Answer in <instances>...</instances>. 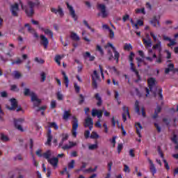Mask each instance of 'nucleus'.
Wrapping results in <instances>:
<instances>
[{"label": "nucleus", "mask_w": 178, "mask_h": 178, "mask_svg": "<svg viewBox=\"0 0 178 178\" xmlns=\"http://www.w3.org/2000/svg\"><path fill=\"white\" fill-rule=\"evenodd\" d=\"M97 148H98V144H93V145H90L88 147V149L90 150H94V149H97Z\"/></svg>", "instance_id": "obj_60"}, {"label": "nucleus", "mask_w": 178, "mask_h": 178, "mask_svg": "<svg viewBox=\"0 0 178 178\" xmlns=\"http://www.w3.org/2000/svg\"><path fill=\"white\" fill-rule=\"evenodd\" d=\"M74 88L75 90V92H76V94H79V92H80V86H79L77 83H75L74 84Z\"/></svg>", "instance_id": "obj_63"}, {"label": "nucleus", "mask_w": 178, "mask_h": 178, "mask_svg": "<svg viewBox=\"0 0 178 178\" xmlns=\"http://www.w3.org/2000/svg\"><path fill=\"white\" fill-rule=\"evenodd\" d=\"M107 69H108V70H110L111 72H114L115 74H119V71H118V69H116V67L108 66L107 67Z\"/></svg>", "instance_id": "obj_40"}, {"label": "nucleus", "mask_w": 178, "mask_h": 178, "mask_svg": "<svg viewBox=\"0 0 178 178\" xmlns=\"http://www.w3.org/2000/svg\"><path fill=\"white\" fill-rule=\"evenodd\" d=\"M98 169V166H95L94 168H89L88 169H86L83 170V173H93V172H97V170Z\"/></svg>", "instance_id": "obj_27"}, {"label": "nucleus", "mask_w": 178, "mask_h": 178, "mask_svg": "<svg viewBox=\"0 0 178 178\" xmlns=\"http://www.w3.org/2000/svg\"><path fill=\"white\" fill-rule=\"evenodd\" d=\"M83 24H84V26H86V27H87V29L90 30V31H92V33H95V30L94 29L91 28V26H90V24H88V22H87V20H86V19L83 20Z\"/></svg>", "instance_id": "obj_36"}, {"label": "nucleus", "mask_w": 178, "mask_h": 178, "mask_svg": "<svg viewBox=\"0 0 178 178\" xmlns=\"http://www.w3.org/2000/svg\"><path fill=\"white\" fill-rule=\"evenodd\" d=\"M170 43H168L167 45L168 47H173V45H176V41L170 39V40H169Z\"/></svg>", "instance_id": "obj_64"}, {"label": "nucleus", "mask_w": 178, "mask_h": 178, "mask_svg": "<svg viewBox=\"0 0 178 178\" xmlns=\"http://www.w3.org/2000/svg\"><path fill=\"white\" fill-rule=\"evenodd\" d=\"M24 95L27 96V95H30L31 98V94H35L34 92H31L30 90V89L29 88H25L24 89Z\"/></svg>", "instance_id": "obj_41"}, {"label": "nucleus", "mask_w": 178, "mask_h": 178, "mask_svg": "<svg viewBox=\"0 0 178 178\" xmlns=\"http://www.w3.org/2000/svg\"><path fill=\"white\" fill-rule=\"evenodd\" d=\"M152 24L153 27H156V24L159 27H161V24H159V21L156 19V16H154L149 22Z\"/></svg>", "instance_id": "obj_18"}, {"label": "nucleus", "mask_w": 178, "mask_h": 178, "mask_svg": "<svg viewBox=\"0 0 178 178\" xmlns=\"http://www.w3.org/2000/svg\"><path fill=\"white\" fill-rule=\"evenodd\" d=\"M10 101L11 102V107L8 106L7 108L10 111H15L17 108V101L16 99H11Z\"/></svg>", "instance_id": "obj_15"}, {"label": "nucleus", "mask_w": 178, "mask_h": 178, "mask_svg": "<svg viewBox=\"0 0 178 178\" xmlns=\"http://www.w3.org/2000/svg\"><path fill=\"white\" fill-rule=\"evenodd\" d=\"M72 116L70 111H65L63 115V120H69V118Z\"/></svg>", "instance_id": "obj_25"}, {"label": "nucleus", "mask_w": 178, "mask_h": 178, "mask_svg": "<svg viewBox=\"0 0 178 178\" xmlns=\"http://www.w3.org/2000/svg\"><path fill=\"white\" fill-rule=\"evenodd\" d=\"M163 162L164 163V166H165L166 170H170V167L169 166V163H168V161L165 159H163Z\"/></svg>", "instance_id": "obj_58"}, {"label": "nucleus", "mask_w": 178, "mask_h": 178, "mask_svg": "<svg viewBox=\"0 0 178 178\" xmlns=\"http://www.w3.org/2000/svg\"><path fill=\"white\" fill-rule=\"evenodd\" d=\"M131 70L135 73L136 77L138 79L135 81L136 83H138V81H141V76H140V74L138 73V71L136 69V67H134V63H131Z\"/></svg>", "instance_id": "obj_14"}, {"label": "nucleus", "mask_w": 178, "mask_h": 178, "mask_svg": "<svg viewBox=\"0 0 178 178\" xmlns=\"http://www.w3.org/2000/svg\"><path fill=\"white\" fill-rule=\"evenodd\" d=\"M96 50H97L99 52L100 55L102 56H103V55H104V49H102V47H101V46L99 44L97 45Z\"/></svg>", "instance_id": "obj_44"}, {"label": "nucleus", "mask_w": 178, "mask_h": 178, "mask_svg": "<svg viewBox=\"0 0 178 178\" xmlns=\"http://www.w3.org/2000/svg\"><path fill=\"white\" fill-rule=\"evenodd\" d=\"M24 122V119L19 118L18 120L14 119L15 127L19 131H24L23 127H22V123Z\"/></svg>", "instance_id": "obj_11"}, {"label": "nucleus", "mask_w": 178, "mask_h": 178, "mask_svg": "<svg viewBox=\"0 0 178 178\" xmlns=\"http://www.w3.org/2000/svg\"><path fill=\"white\" fill-rule=\"evenodd\" d=\"M135 111L138 115H141V113L140 112V102H138V100H136L135 102Z\"/></svg>", "instance_id": "obj_30"}, {"label": "nucleus", "mask_w": 178, "mask_h": 178, "mask_svg": "<svg viewBox=\"0 0 178 178\" xmlns=\"http://www.w3.org/2000/svg\"><path fill=\"white\" fill-rule=\"evenodd\" d=\"M90 138H92V139L99 138V135H98L97 132L92 131V134L90 135Z\"/></svg>", "instance_id": "obj_49"}, {"label": "nucleus", "mask_w": 178, "mask_h": 178, "mask_svg": "<svg viewBox=\"0 0 178 178\" xmlns=\"http://www.w3.org/2000/svg\"><path fill=\"white\" fill-rule=\"evenodd\" d=\"M92 77H94L95 80H99V74H98V72H97V70H95L93 72V75L92 76Z\"/></svg>", "instance_id": "obj_61"}, {"label": "nucleus", "mask_w": 178, "mask_h": 178, "mask_svg": "<svg viewBox=\"0 0 178 178\" xmlns=\"http://www.w3.org/2000/svg\"><path fill=\"white\" fill-rule=\"evenodd\" d=\"M35 62H37V63H39L40 65H42L44 63L45 60L42 58H39L38 57H36L35 58Z\"/></svg>", "instance_id": "obj_46"}, {"label": "nucleus", "mask_w": 178, "mask_h": 178, "mask_svg": "<svg viewBox=\"0 0 178 178\" xmlns=\"http://www.w3.org/2000/svg\"><path fill=\"white\" fill-rule=\"evenodd\" d=\"M95 98L96 101H97V106H101V105H102V98L101 97V96H99V93H96L95 95Z\"/></svg>", "instance_id": "obj_21"}, {"label": "nucleus", "mask_w": 178, "mask_h": 178, "mask_svg": "<svg viewBox=\"0 0 178 178\" xmlns=\"http://www.w3.org/2000/svg\"><path fill=\"white\" fill-rule=\"evenodd\" d=\"M84 101H85L84 96L82 94L79 95V105H82V104L84 102Z\"/></svg>", "instance_id": "obj_52"}, {"label": "nucleus", "mask_w": 178, "mask_h": 178, "mask_svg": "<svg viewBox=\"0 0 178 178\" xmlns=\"http://www.w3.org/2000/svg\"><path fill=\"white\" fill-rule=\"evenodd\" d=\"M50 108L51 109H55V108H56V100H51L50 103Z\"/></svg>", "instance_id": "obj_53"}, {"label": "nucleus", "mask_w": 178, "mask_h": 178, "mask_svg": "<svg viewBox=\"0 0 178 178\" xmlns=\"http://www.w3.org/2000/svg\"><path fill=\"white\" fill-rule=\"evenodd\" d=\"M162 92H163L162 88H159L158 92V95H159V99H160L161 101L163 99V95L162 94Z\"/></svg>", "instance_id": "obj_47"}, {"label": "nucleus", "mask_w": 178, "mask_h": 178, "mask_svg": "<svg viewBox=\"0 0 178 178\" xmlns=\"http://www.w3.org/2000/svg\"><path fill=\"white\" fill-rule=\"evenodd\" d=\"M124 51H128V52H130L133 49V46L130 43H125L124 45Z\"/></svg>", "instance_id": "obj_29"}, {"label": "nucleus", "mask_w": 178, "mask_h": 178, "mask_svg": "<svg viewBox=\"0 0 178 178\" xmlns=\"http://www.w3.org/2000/svg\"><path fill=\"white\" fill-rule=\"evenodd\" d=\"M115 98L118 101V105H120L121 102L119 101V92L115 91Z\"/></svg>", "instance_id": "obj_62"}, {"label": "nucleus", "mask_w": 178, "mask_h": 178, "mask_svg": "<svg viewBox=\"0 0 178 178\" xmlns=\"http://www.w3.org/2000/svg\"><path fill=\"white\" fill-rule=\"evenodd\" d=\"M51 153L50 150H47L45 152V159H47V161H48V159H51Z\"/></svg>", "instance_id": "obj_54"}, {"label": "nucleus", "mask_w": 178, "mask_h": 178, "mask_svg": "<svg viewBox=\"0 0 178 178\" xmlns=\"http://www.w3.org/2000/svg\"><path fill=\"white\" fill-rule=\"evenodd\" d=\"M73 120L72 121V134L73 137H77V129H79V120L76 116H72Z\"/></svg>", "instance_id": "obj_4"}, {"label": "nucleus", "mask_w": 178, "mask_h": 178, "mask_svg": "<svg viewBox=\"0 0 178 178\" xmlns=\"http://www.w3.org/2000/svg\"><path fill=\"white\" fill-rule=\"evenodd\" d=\"M19 3L22 9L23 10H25L26 15H28L29 16H33V15H34V8L40 5V1H38V0H36L35 2L29 1L27 6H24L23 5V3H22L21 1L19 2Z\"/></svg>", "instance_id": "obj_2"}, {"label": "nucleus", "mask_w": 178, "mask_h": 178, "mask_svg": "<svg viewBox=\"0 0 178 178\" xmlns=\"http://www.w3.org/2000/svg\"><path fill=\"white\" fill-rule=\"evenodd\" d=\"M1 141H9V138H8V136L1 134Z\"/></svg>", "instance_id": "obj_51"}, {"label": "nucleus", "mask_w": 178, "mask_h": 178, "mask_svg": "<svg viewBox=\"0 0 178 178\" xmlns=\"http://www.w3.org/2000/svg\"><path fill=\"white\" fill-rule=\"evenodd\" d=\"M47 162L50 163V165H51L54 169H56V168H58V163H59V159L58 157H53L48 159Z\"/></svg>", "instance_id": "obj_12"}, {"label": "nucleus", "mask_w": 178, "mask_h": 178, "mask_svg": "<svg viewBox=\"0 0 178 178\" xmlns=\"http://www.w3.org/2000/svg\"><path fill=\"white\" fill-rule=\"evenodd\" d=\"M156 79L154 77H150L147 79V84L150 91H154L155 92L156 90Z\"/></svg>", "instance_id": "obj_6"}, {"label": "nucleus", "mask_w": 178, "mask_h": 178, "mask_svg": "<svg viewBox=\"0 0 178 178\" xmlns=\"http://www.w3.org/2000/svg\"><path fill=\"white\" fill-rule=\"evenodd\" d=\"M24 26L25 27H28V31H29V33H31L35 38H38V34H37L35 31L30 26L29 24H26Z\"/></svg>", "instance_id": "obj_20"}, {"label": "nucleus", "mask_w": 178, "mask_h": 178, "mask_svg": "<svg viewBox=\"0 0 178 178\" xmlns=\"http://www.w3.org/2000/svg\"><path fill=\"white\" fill-rule=\"evenodd\" d=\"M74 163H76V161L74 160H71V161L67 164L68 169H74Z\"/></svg>", "instance_id": "obj_37"}, {"label": "nucleus", "mask_w": 178, "mask_h": 178, "mask_svg": "<svg viewBox=\"0 0 178 178\" xmlns=\"http://www.w3.org/2000/svg\"><path fill=\"white\" fill-rule=\"evenodd\" d=\"M135 127L136 128V134H138V137L141 138V130H143V126L141 123L136 122L135 124Z\"/></svg>", "instance_id": "obj_16"}, {"label": "nucleus", "mask_w": 178, "mask_h": 178, "mask_svg": "<svg viewBox=\"0 0 178 178\" xmlns=\"http://www.w3.org/2000/svg\"><path fill=\"white\" fill-rule=\"evenodd\" d=\"M152 49H158L159 54L162 52V42L159 40L157 43L152 47Z\"/></svg>", "instance_id": "obj_17"}, {"label": "nucleus", "mask_w": 178, "mask_h": 178, "mask_svg": "<svg viewBox=\"0 0 178 178\" xmlns=\"http://www.w3.org/2000/svg\"><path fill=\"white\" fill-rule=\"evenodd\" d=\"M113 52L114 54V59L116 63H119V58H120V54L118 53L116 49L115 50H113Z\"/></svg>", "instance_id": "obj_26"}, {"label": "nucleus", "mask_w": 178, "mask_h": 178, "mask_svg": "<svg viewBox=\"0 0 178 178\" xmlns=\"http://www.w3.org/2000/svg\"><path fill=\"white\" fill-rule=\"evenodd\" d=\"M36 155L37 156H39V158H41L42 156H45V153H43L42 150H41V149H39L36 151Z\"/></svg>", "instance_id": "obj_42"}, {"label": "nucleus", "mask_w": 178, "mask_h": 178, "mask_svg": "<svg viewBox=\"0 0 178 178\" xmlns=\"http://www.w3.org/2000/svg\"><path fill=\"white\" fill-rule=\"evenodd\" d=\"M136 13H142L143 15H145V8H138L136 10Z\"/></svg>", "instance_id": "obj_48"}, {"label": "nucleus", "mask_w": 178, "mask_h": 178, "mask_svg": "<svg viewBox=\"0 0 178 178\" xmlns=\"http://www.w3.org/2000/svg\"><path fill=\"white\" fill-rule=\"evenodd\" d=\"M123 171H124L125 173H130V172H131L130 167H129V165L124 164V165Z\"/></svg>", "instance_id": "obj_50"}, {"label": "nucleus", "mask_w": 178, "mask_h": 178, "mask_svg": "<svg viewBox=\"0 0 178 178\" xmlns=\"http://www.w3.org/2000/svg\"><path fill=\"white\" fill-rule=\"evenodd\" d=\"M109 32V38L111 40H113L115 38V32H113V30H112L111 28L108 30Z\"/></svg>", "instance_id": "obj_45"}, {"label": "nucleus", "mask_w": 178, "mask_h": 178, "mask_svg": "<svg viewBox=\"0 0 178 178\" xmlns=\"http://www.w3.org/2000/svg\"><path fill=\"white\" fill-rule=\"evenodd\" d=\"M157 151H158L159 154L160 155L161 158H162L163 159L164 154H163V152H162V149H161V146L157 147Z\"/></svg>", "instance_id": "obj_57"}, {"label": "nucleus", "mask_w": 178, "mask_h": 178, "mask_svg": "<svg viewBox=\"0 0 178 178\" xmlns=\"http://www.w3.org/2000/svg\"><path fill=\"white\" fill-rule=\"evenodd\" d=\"M147 161L150 165L149 170L152 174V176H155V174L156 173V168L155 167V164H154V162H152V160L149 159V158H147Z\"/></svg>", "instance_id": "obj_13"}, {"label": "nucleus", "mask_w": 178, "mask_h": 178, "mask_svg": "<svg viewBox=\"0 0 178 178\" xmlns=\"http://www.w3.org/2000/svg\"><path fill=\"white\" fill-rule=\"evenodd\" d=\"M123 113L122 115H127L129 119H130V112L129 111V107L124 106L122 107Z\"/></svg>", "instance_id": "obj_32"}, {"label": "nucleus", "mask_w": 178, "mask_h": 178, "mask_svg": "<svg viewBox=\"0 0 178 178\" xmlns=\"http://www.w3.org/2000/svg\"><path fill=\"white\" fill-rule=\"evenodd\" d=\"M50 10L52 13H54V15H58L60 17H63L65 16V13H63V8H62L60 6H58V9L55 8H51Z\"/></svg>", "instance_id": "obj_8"}, {"label": "nucleus", "mask_w": 178, "mask_h": 178, "mask_svg": "<svg viewBox=\"0 0 178 178\" xmlns=\"http://www.w3.org/2000/svg\"><path fill=\"white\" fill-rule=\"evenodd\" d=\"M31 101L33 102V109L36 112H40L41 115L44 116L45 115V106L40 107L41 105V99L38 98V95L35 93H31Z\"/></svg>", "instance_id": "obj_1"}, {"label": "nucleus", "mask_w": 178, "mask_h": 178, "mask_svg": "<svg viewBox=\"0 0 178 178\" xmlns=\"http://www.w3.org/2000/svg\"><path fill=\"white\" fill-rule=\"evenodd\" d=\"M171 140L172 141V143H174V144L177 145H175V149H178L177 135L174 134L173 137L171 138Z\"/></svg>", "instance_id": "obj_33"}, {"label": "nucleus", "mask_w": 178, "mask_h": 178, "mask_svg": "<svg viewBox=\"0 0 178 178\" xmlns=\"http://www.w3.org/2000/svg\"><path fill=\"white\" fill-rule=\"evenodd\" d=\"M62 74L63 76L65 87H66V88H69V77L67 76V75H66V72H65L64 71L62 72Z\"/></svg>", "instance_id": "obj_23"}, {"label": "nucleus", "mask_w": 178, "mask_h": 178, "mask_svg": "<svg viewBox=\"0 0 178 178\" xmlns=\"http://www.w3.org/2000/svg\"><path fill=\"white\" fill-rule=\"evenodd\" d=\"M70 38L73 40V41H80V37L77 35V33L71 31L70 32Z\"/></svg>", "instance_id": "obj_22"}, {"label": "nucleus", "mask_w": 178, "mask_h": 178, "mask_svg": "<svg viewBox=\"0 0 178 178\" xmlns=\"http://www.w3.org/2000/svg\"><path fill=\"white\" fill-rule=\"evenodd\" d=\"M92 86L95 90L98 88V83H97V79H95L94 76H92Z\"/></svg>", "instance_id": "obj_34"}, {"label": "nucleus", "mask_w": 178, "mask_h": 178, "mask_svg": "<svg viewBox=\"0 0 178 178\" xmlns=\"http://www.w3.org/2000/svg\"><path fill=\"white\" fill-rule=\"evenodd\" d=\"M40 45H42L45 48V36L41 35L40 37Z\"/></svg>", "instance_id": "obj_39"}, {"label": "nucleus", "mask_w": 178, "mask_h": 178, "mask_svg": "<svg viewBox=\"0 0 178 178\" xmlns=\"http://www.w3.org/2000/svg\"><path fill=\"white\" fill-rule=\"evenodd\" d=\"M116 123H117V126H118V129H120V124L119 123V121H116L115 120V117H113L112 118H111V124H112V126L113 127H116Z\"/></svg>", "instance_id": "obj_31"}, {"label": "nucleus", "mask_w": 178, "mask_h": 178, "mask_svg": "<svg viewBox=\"0 0 178 178\" xmlns=\"http://www.w3.org/2000/svg\"><path fill=\"white\" fill-rule=\"evenodd\" d=\"M170 72H173V63H170L168 65V67L165 69V74H169Z\"/></svg>", "instance_id": "obj_28"}, {"label": "nucleus", "mask_w": 178, "mask_h": 178, "mask_svg": "<svg viewBox=\"0 0 178 178\" xmlns=\"http://www.w3.org/2000/svg\"><path fill=\"white\" fill-rule=\"evenodd\" d=\"M10 10L13 15V16L17 17L19 13V4L17 3H15L10 6Z\"/></svg>", "instance_id": "obj_10"}, {"label": "nucleus", "mask_w": 178, "mask_h": 178, "mask_svg": "<svg viewBox=\"0 0 178 178\" xmlns=\"http://www.w3.org/2000/svg\"><path fill=\"white\" fill-rule=\"evenodd\" d=\"M134 55H135L133 51H131L129 56V62H131L130 63L131 69V63H134L133 60H134Z\"/></svg>", "instance_id": "obj_43"}, {"label": "nucleus", "mask_w": 178, "mask_h": 178, "mask_svg": "<svg viewBox=\"0 0 178 178\" xmlns=\"http://www.w3.org/2000/svg\"><path fill=\"white\" fill-rule=\"evenodd\" d=\"M162 62H163V60H162V54L159 53V56L156 58V63H158L159 65H161V63H162Z\"/></svg>", "instance_id": "obj_38"}, {"label": "nucleus", "mask_w": 178, "mask_h": 178, "mask_svg": "<svg viewBox=\"0 0 178 178\" xmlns=\"http://www.w3.org/2000/svg\"><path fill=\"white\" fill-rule=\"evenodd\" d=\"M97 9L100 10V13H97V16H102L103 19L108 17V12H106V6L104 4H97Z\"/></svg>", "instance_id": "obj_5"}, {"label": "nucleus", "mask_w": 178, "mask_h": 178, "mask_svg": "<svg viewBox=\"0 0 178 178\" xmlns=\"http://www.w3.org/2000/svg\"><path fill=\"white\" fill-rule=\"evenodd\" d=\"M56 97L58 101H62V99H63V95H62L60 92H58L56 93Z\"/></svg>", "instance_id": "obj_56"}, {"label": "nucleus", "mask_w": 178, "mask_h": 178, "mask_svg": "<svg viewBox=\"0 0 178 178\" xmlns=\"http://www.w3.org/2000/svg\"><path fill=\"white\" fill-rule=\"evenodd\" d=\"M45 35H47L48 38H50V40H54V32L50 29H45Z\"/></svg>", "instance_id": "obj_24"}, {"label": "nucleus", "mask_w": 178, "mask_h": 178, "mask_svg": "<svg viewBox=\"0 0 178 178\" xmlns=\"http://www.w3.org/2000/svg\"><path fill=\"white\" fill-rule=\"evenodd\" d=\"M122 149H123V143H119L117 147V151L118 154H120V152H122Z\"/></svg>", "instance_id": "obj_55"}, {"label": "nucleus", "mask_w": 178, "mask_h": 178, "mask_svg": "<svg viewBox=\"0 0 178 178\" xmlns=\"http://www.w3.org/2000/svg\"><path fill=\"white\" fill-rule=\"evenodd\" d=\"M84 127H88L90 131L92 130V128L94 127V120L91 117H88L85 120Z\"/></svg>", "instance_id": "obj_9"}, {"label": "nucleus", "mask_w": 178, "mask_h": 178, "mask_svg": "<svg viewBox=\"0 0 178 178\" xmlns=\"http://www.w3.org/2000/svg\"><path fill=\"white\" fill-rule=\"evenodd\" d=\"M143 41L146 48H151L152 47V40L151 38H149L147 40L145 38H143Z\"/></svg>", "instance_id": "obj_19"}, {"label": "nucleus", "mask_w": 178, "mask_h": 178, "mask_svg": "<svg viewBox=\"0 0 178 178\" xmlns=\"http://www.w3.org/2000/svg\"><path fill=\"white\" fill-rule=\"evenodd\" d=\"M67 8L70 12V15L71 17L74 20V22H77V19H79V17H77V15H76V10H74V8L73 6H70L69 3H66Z\"/></svg>", "instance_id": "obj_7"}, {"label": "nucleus", "mask_w": 178, "mask_h": 178, "mask_svg": "<svg viewBox=\"0 0 178 178\" xmlns=\"http://www.w3.org/2000/svg\"><path fill=\"white\" fill-rule=\"evenodd\" d=\"M48 131L47 134V140L46 142V145H49V147H51L52 145V130L51 129H54V130H59V126L56 122H48Z\"/></svg>", "instance_id": "obj_3"}, {"label": "nucleus", "mask_w": 178, "mask_h": 178, "mask_svg": "<svg viewBox=\"0 0 178 178\" xmlns=\"http://www.w3.org/2000/svg\"><path fill=\"white\" fill-rule=\"evenodd\" d=\"M13 76H14L15 79H19V77H22V74H20V72H19L17 71H15L13 72Z\"/></svg>", "instance_id": "obj_59"}, {"label": "nucleus", "mask_w": 178, "mask_h": 178, "mask_svg": "<svg viewBox=\"0 0 178 178\" xmlns=\"http://www.w3.org/2000/svg\"><path fill=\"white\" fill-rule=\"evenodd\" d=\"M62 60V56H60V55H56L55 56L54 60L56 62V63H57V65H58V66H60V60Z\"/></svg>", "instance_id": "obj_35"}]
</instances>
